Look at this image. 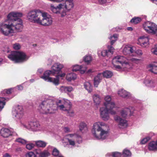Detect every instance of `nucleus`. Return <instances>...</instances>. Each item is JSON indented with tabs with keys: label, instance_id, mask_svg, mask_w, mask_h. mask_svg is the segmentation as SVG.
<instances>
[{
	"label": "nucleus",
	"instance_id": "f257e3e1",
	"mask_svg": "<svg viewBox=\"0 0 157 157\" xmlns=\"http://www.w3.org/2000/svg\"><path fill=\"white\" fill-rule=\"evenodd\" d=\"M109 130L108 126L102 122L94 123L92 129L94 136L97 139L103 140L107 138Z\"/></svg>",
	"mask_w": 157,
	"mask_h": 157
},
{
	"label": "nucleus",
	"instance_id": "f03ea898",
	"mask_svg": "<svg viewBox=\"0 0 157 157\" xmlns=\"http://www.w3.org/2000/svg\"><path fill=\"white\" fill-rule=\"evenodd\" d=\"M105 102L104 103V106L100 109V116L103 120L105 121L108 120L109 118V113L112 115H114L116 112L113 110L115 107L114 102L111 100L110 96L108 95L105 97Z\"/></svg>",
	"mask_w": 157,
	"mask_h": 157
},
{
	"label": "nucleus",
	"instance_id": "7ed1b4c3",
	"mask_svg": "<svg viewBox=\"0 0 157 157\" xmlns=\"http://www.w3.org/2000/svg\"><path fill=\"white\" fill-rule=\"evenodd\" d=\"M22 16L21 13L11 12L7 16V21L10 22V28L13 33L14 31L21 32L23 28L22 21L19 18Z\"/></svg>",
	"mask_w": 157,
	"mask_h": 157
},
{
	"label": "nucleus",
	"instance_id": "20e7f679",
	"mask_svg": "<svg viewBox=\"0 0 157 157\" xmlns=\"http://www.w3.org/2000/svg\"><path fill=\"white\" fill-rule=\"evenodd\" d=\"M62 2L56 6L51 5L50 9L54 13L60 14L61 16L63 17L66 15L65 10H70L74 7V4L72 0H64Z\"/></svg>",
	"mask_w": 157,
	"mask_h": 157
},
{
	"label": "nucleus",
	"instance_id": "39448f33",
	"mask_svg": "<svg viewBox=\"0 0 157 157\" xmlns=\"http://www.w3.org/2000/svg\"><path fill=\"white\" fill-rule=\"evenodd\" d=\"M57 108V105L53 100L48 99L43 101L39 105L40 112L44 114H52L55 113Z\"/></svg>",
	"mask_w": 157,
	"mask_h": 157
},
{
	"label": "nucleus",
	"instance_id": "423d86ee",
	"mask_svg": "<svg viewBox=\"0 0 157 157\" xmlns=\"http://www.w3.org/2000/svg\"><path fill=\"white\" fill-rule=\"evenodd\" d=\"M10 60L15 63H22L28 59L25 54L22 52L13 51L8 56Z\"/></svg>",
	"mask_w": 157,
	"mask_h": 157
},
{
	"label": "nucleus",
	"instance_id": "0eeeda50",
	"mask_svg": "<svg viewBox=\"0 0 157 157\" xmlns=\"http://www.w3.org/2000/svg\"><path fill=\"white\" fill-rule=\"evenodd\" d=\"M42 13L39 10H33L29 12L27 17L31 21L38 23L39 20L41 19Z\"/></svg>",
	"mask_w": 157,
	"mask_h": 157
},
{
	"label": "nucleus",
	"instance_id": "6e6552de",
	"mask_svg": "<svg viewBox=\"0 0 157 157\" xmlns=\"http://www.w3.org/2000/svg\"><path fill=\"white\" fill-rule=\"evenodd\" d=\"M143 27L148 33L157 36V25L150 21H147L143 25Z\"/></svg>",
	"mask_w": 157,
	"mask_h": 157
},
{
	"label": "nucleus",
	"instance_id": "1a4fd4ad",
	"mask_svg": "<svg viewBox=\"0 0 157 157\" xmlns=\"http://www.w3.org/2000/svg\"><path fill=\"white\" fill-rule=\"evenodd\" d=\"M72 106L71 103L69 101H67L65 103L64 105H57V107L59 108L61 110L66 112L67 116L72 117L74 114L73 111L71 109Z\"/></svg>",
	"mask_w": 157,
	"mask_h": 157
},
{
	"label": "nucleus",
	"instance_id": "9d476101",
	"mask_svg": "<svg viewBox=\"0 0 157 157\" xmlns=\"http://www.w3.org/2000/svg\"><path fill=\"white\" fill-rule=\"evenodd\" d=\"M10 28V21L8 24L5 23L0 24V33L5 36H12L13 31Z\"/></svg>",
	"mask_w": 157,
	"mask_h": 157
},
{
	"label": "nucleus",
	"instance_id": "9b49d317",
	"mask_svg": "<svg viewBox=\"0 0 157 157\" xmlns=\"http://www.w3.org/2000/svg\"><path fill=\"white\" fill-rule=\"evenodd\" d=\"M113 61L115 64H120L124 68L128 69L129 65L127 59L123 56H117L115 57L113 59Z\"/></svg>",
	"mask_w": 157,
	"mask_h": 157
},
{
	"label": "nucleus",
	"instance_id": "f8f14e48",
	"mask_svg": "<svg viewBox=\"0 0 157 157\" xmlns=\"http://www.w3.org/2000/svg\"><path fill=\"white\" fill-rule=\"evenodd\" d=\"M41 19L39 20L38 24L44 26H49L51 25L52 21L51 18L47 17L46 13H42Z\"/></svg>",
	"mask_w": 157,
	"mask_h": 157
},
{
	"label": "nucleus",
	"instance_id": "ddd939ff",
	"mask_svg": "<svg viewBox=\"0 0 157 157\" xmlns=\"http://www.w3.org/2000/svg\"><path fill=\"white\" fill-rule=\"evenodd\" d=\"M0 133L2 136L4 138H8L12 136H18V135L14 132L12 129L10 130L7 128H2L0 130Z\"/></svg>",
	"mask_w": 157,
	"mask_h": 157
},
{
	"label": "nucleus",
	"instance_id": "4468645a",
	"mask_svg": "<svg viewBox=\"0 0 157 157\" xmlns=\"http://www.w3.org/2000/svg\"><path fill=\"white\" fill-rule=\"evenodd\" d=\"M25 128L33 131H36L40 129V124L38 121H30L29 123L28 126L23 125Z\"/></svg>",
	"mask_w": 157,
	"mask_h": 157
},
{
	"label": "nucleus",
	"instance_id": "2eb2a0df",
	"mask_svg": "<svg viewBox=\"0 0 157 157\" xmlns=\"http://www.w3.org/2000/svg\"><path fill=\"white\" fill-rule=\"evenodd\" d=\"M13 116L17 118L20 119L22 117L23 115V109L21 106L18 105L16 106L12 111Z\"/></svg>",
	"mask_w": 157,
	"mask_h": 157
},
{
	"label": "nucleus",
	"instance_id": "dca6fc26",
	"mask_svg": "<svg viewBox=\"0 0 157 157\" xmlns=\"http://www.w3.org/2000/svg\"><path fill=\"white\" fill-rule=\"evenodd\" d=\"M114 119L119 123V127L120 128H124L127 126V123L125 120L122 119L119 116L115 117Z\"/></svg>",
	"mask_w": 157,
	"mask_h": 157
},
{
	"label": "nucleus",
	"instance_id": "f3484780",
	"mask_svg": "<svg viewBox=\"0 0 157 157\" xmlns=\"http://www.w3.org/2000/svg\"><path fill=\"white\" fill-rule=\"evenodd\" d=\"M86 70V67L85 66H79L78 65H74L73 67L72 71H79L81 73L83 74Z\"/></svg>",
	"mask_w": 157,
	"mask_h": 157
},
{
	"label": "nucleus",
	"instance_id": "a211bd4d",
	"mask_svg": "<svg viewBox=\"0 0 157 157\" xmlns=\"http://www.w3.org/2000/svg\"><path fill=\"white\" fill-rule=\"evenodd\" d=\"M140 45L143 47H146L149 44V39L148 37L141 36L139 39Z\"/></svg>",
	"mask_w": 157,
	"mask_h": 157
},
{
	"label": "nucleus",
	"instance_id": "6ab92c4d",
	"mask_svg": "<svg viewBox=\"0 0 157 157\" xmlns=\"http://www.w3.org/2000/svg\"><path fill=\"white\" fill-rule=\"evenodd\" d=\"M103 78V75L102 73H99L97 76L94 78V85L96 87H97L99 83L101 82Z\"/></svg>",
	"mask_w": 157,
	"mask_h": 157
},
{
	"label": "nucleus",
	"instance_id": "aec40b11",
	"mask_svg": "<svg viewBox=\"0 0 157 157\" xmlns=\"http://www.w3.org/2000/svg\"><path fill=\"white\" fill-rule=\"evenodd\" d=\"M53 73V72L52 71H47L44 73L43 76H41V78L44 79L45 81H47L48 82H49L52 79V78L50 77L49 76L51 74Z\"/></svg>",
	"mask_w": 157,
	"mask_h": 157
},
{
	"label": "nucleus",
	"instance_id": "412c9836",
	"mask_svg": "<svg viewBox=\"0 0 157 157\" xmlns=\"http://www.w3.org/2000/svg\"><path fill=\"white\" fill-rule=\"evenodd\" d=\"M63 67V65L59 63H55L52 67V70L54 71V73H58Z\"/></svg>",
	"mask_w": 157,
	"mask_h": 157
},
{
	"label": "nucleus",
	"instance_id": "4be33fe9",
	"mask_svg": "<svg viewBox=\"0 0 157 157\" xmlns=\"http://www.w3.org/2000/svg\"><path fill=\"white\" fill-rule=\"evenodd\" d=\"M93 98L95 105L96 106L97 108H98V107L101 101V99L99 95L97 94H94L93 96Z\"/></svg>",
	"mask_w": 157,
	"mask_h": 157
},
{
	"label": "nucleus",
	"instance_id": "5701e85b",
	"mask_svg": "<svg viewBox=\"0 0 157 157\" xmlns=\"http://www.w3.org/2000/svg\"><path fill=\"white\" fill-rule=\"evenodd\" d=\"M118 93L120 96L124 98H128L130 96V93L123 89L119 90Z\"/></svg>",
	"mask_w": 157,
	"mask_h": 157
},
{
	"label": "nucleus",
	"instance_id": "b1692460",
	"mask_svg": "<svg viewBox=\"0 0 157 157\" xmlns=\"http://www.w3.org/2000/svg\"><path fill=\"white\" fill-rule=\"evenodd\" d=\"M148 149L150 151H157V144L155 141H152L149 144Z\"/></svg>",
	"mask_w": 157,
	"mask_h": 157
},
{
	"label": "nucleus",
	"instance_id": "393cba45",
	"mask_svg": "<svg viewBox=\"0 0 157 157\" xmlns=\"http://www.w3.org/2000/svg\"><path fill=\"white\" fill-rule=\"evenodd\" d=\"M134 51L132 48L130 47H125L123 50V53L124 55H127L128 54H130L133 53Z\"/></svg>",
	"mask_w": 157,
	"mask_h": 157
},
{
	"label": "nucleus",
	"instance_id": "a878e982",
	"mask_svg": "<svg viewBox=\"0 0 157 157\" xmlns=\"http://www.w3.org/2000/svg\"><path fill=\"white\" fill-rule=\"evenodd\" d=\"M131 111L130 109L127 108H124L121 112V116L124 118L126 117L127 115L129 113H130V115L131 116Z\"/></svg>",
	"mask_w": 157,
	"mask_h": 157
},
{
	"label": "nucleus",
	"instance_id": "bb28decb",
	"mask_svg": "<svg viewBox=\"0 0 157 157\" xmlns=\"http://www.w3.org/2000/svg\"><path fill=\"white\" fill-rule=\"evenodd\" d=\"M79 129L80 131L82 132H86L88 130L86 124L83 122L80 123L79 125Z\"/></svg>",
	"mask_w": 157,
	"mask_h": 157
},
{
	"label": "nucleus",
	"instance_id": "cd10ccee",
	"mask_svg": "<svg viewBox=\"0 0 157 157\" xmlns=\"http://www.w3.org/2000/svg\"><path fill=\"white\" fill-rule=\"evenodd\" d=\"M151 68L149 71L154 74H157V62L155 63L149 65Z\"/></svg>",
	"mask_w": 157,
	"mask_h": 157
},
{
	"label": "nucleus",
	"instance_id": "c85d7f7f",
	"mask_svg": "<svg viewBox=\"0 0 157 157\" xmlns=\"http://www.w3.org/2000/svg\"><path fill=\"white\" fill-rule=\"evenodd\" d=\"M76 78V75L75 74L71 73L68 74L66 76L67 79L69 81L74 80Z\"/></svg>",
	"mask_w": 157,
	"mask_h": 157
},
{
	"label": "nucleus",
	"instance_id": "c756f323",
	"mask_svg": "<svg viewBox=\"0 0 157 157\" xmlns=\"http://www.w3.org/2000/svg\"><path fill=\"white\" fill-rule=\"evenodd\" d=\"M9 99L4 97H0V110H2L6 104L5 101H8Z\"/></svg>",
	"mask_w": 157,
	"mask_h": 157
},
{
	"label": "nucleus",
	"instance_id": "7c9ffc66",
	"mask_svg": "<svg viewBox=\"0 0 157 157\" xmlns=\"http://www.w3.org/2000/svg\"><path fill=\"white\" fill-rule=\"evenodd\" d=\"M84 86L86 90H87L89 92H90L92 91V86L90 82H85L84 83Z\"/></svg>",
	"mask_w": 157,
	"mask_h": 157
},
{
	"label": "nucleus",
	"instance_id": "2f4dec72",
	"mask_svg": "<svg viewBox=\"0 0 157 157\" xmlns=\"http://www.w3.org/2000/svg\"><path fill=\"white\" fill-rule=\"evenodd\" d=\"M36 144L39 147L44 148L46 147L47 143L43 141L38 140L36 142Z\"/></svg>",
	"mask_w": 157,
	"mask_h": 157
},
{
	"label": "nucleus",
	"instance_id": "473e14b6",
	"mask_svg": "<svg viewBox=\"0 0 157 157\" xmlns=\"http://www.w3.org/2000/svg\"><path fill=\"white\" fill-rule=\"evenodd\" d=\"M103 77L104 76L106 78H111L113 75V73L110 71H104L103 73Z\"/></svg>",
	"mask_w": 157,
	"mask_h": 157
},
{
	"label": "nucleus",
	"instance_id": "72a5a7b5",
	"mask_svg": "<svg viewBox=\"0 0 157 157\" xmlns=\"http://www.w3.org/2000/svg\"><path fill=\"white\" fill-rule=\"evenodd\" d=\"M117 34H114L112 36H111L109 39L111 40L110 44L111 45H113V44L117 40Z\"/></svg>",
	"mask_w": 157,
	"mask_h": 157
},
{
	"label": "nucleus",
	"instance_id": "f704fd0d",
	"mask_svg": "<svg viewBox=\"0 0 157 157\" xmlns=\"http://www.w3.org/2000/svg\"><path fill=\"white\" fill-rule=\"evenodd\" d=\"M141 21L140 18L139 17H134L132 18L130 21V22L132 23L136 24L139 23Z\"/></svg>",
	"mask_w": 157,
	"mask_h": 157
},
{
	"label": "nucleus",
	"instance_id": "c9c22d12",
	"mask_svg": "<svg viewBox=\"0 0 157 157\" xmlns=\"http://www.w3.org/2000/svg\"><path fill=\"white\" fill-rule=\"evenodd\" d=\"M15 141L16 142L20 143L23 144H26L27 142V141L21 138H17L15 140Z\"/></svg>",
	"mask_w": 157,
	"mask_h": 157
},
{
	"label": "nucleus",
	"instance_id": "e433bc0d",
	"mask_svg": "<svg viewBox=\"0 0 157 157\" xmlns=\"http://www.w3.org/2000/svg\"><path fill=\"white\" fill-rule=\"evenodd\" d=\"M101 55L103 57H109L110 55L109 53L107 50H104L101 52Z\"/></svg>",
	"mask_w": 157,
	"mask_h": 157
},
{
	"label": "nucleus",
	"instance_id": "4c0bfd02",
	"mask_svg": "<svg viewBox=\"0 0 157 157\" xmlns=\"http://www.w3.org/2000/svg\"><path fill=\"white\" fill-rule=\"evenodd\" d=\"M123 155L124 156L127 157L131 156V153L129 150L124 149L123 151Z\"/></svg>",
	"mask_w": 157,
	"mask_h": 157
},
{
	"label": "nucleus",
	"instance_id": "58836bf2",
	"mask_svg": "<svg viewBox=\"0 0 157 157\" xmlns=\"http://www.w3.org/2000/svg\"><path fill=\"white\" fill-rule=\"evenodd\" d=\"M63 89L65 92H70L73 90V88L71 86H64L63 87Z\"/></svg>",
	"mask_w": 157,
	"mask_h": 157
},
{
	"label": "nucleus",
	"instance_id": "ea45409f",
	"mask_svg": "<svg viewBox=\"0 0 157 157\" xmlns=\"http://www.w3.org/2000/svg\"><path fill=\"white\" fill-rule=\"evenodd\" d=\"M49 155L48 151H45L40 153V157H47Z\"/></svg>",
	"mask_w": 157,
	"mask_h": 157
},
{
	"label": "nucleus",
	"instance_id": "a19ab883",
	"mask_svg": "<svg viewBox=\"0 0 157 157\" xmlns=\"http://www.w3.org/2000/svg\"><path fill=\"white\" fill-rule=\"evenodd\" d=\"M84 60L85 62L89 63L92 60V57L90 56H86L84 58Z\"/></svg>",
	"mask_w": 157,
	"mask_h": 157
},
{
	"label": "nucleus",
	"instance_id": "79ce46f5",
	"mask_svg": "<svg viewBox=\"0 0 157 157\" xmlns=\"http://www.w3.org/2000/svg\"><path fill=\"white\" fill-rule=\"evenodd\" d=\"M144 83L145 85L148 86H150L153 83V82L152 81L151 79H146L144 81Z\"/></svg>",
	"mask_w": 157,
	"mask_h": 157
},
{
	"label": "nucleus",
	"instance_id": "37998d69",
	"mask_svg": "<svg viewBox=\"0 0 157 157\" xmlns=\"http://www.w3.org/2000/svg\"><path fill=\"white\" fill-rule=\"evenodd\" d=\"M12 89V88H10L8 89H5L2 92V93L3 94H10L11 93V91Z\"/></svg>",
	"mask_w": 157,
	"mask_h": 157
},
{
	"label": "nucleus",
	"instance_id": "c03bdc74",
	"mask_svg": "<svg viewBox=\"0 0 157 157\" xmlns=\"http://www.w3.org/2000/svg\"><path fill=\"white\" fill-rule=\"evenodd\" d=\"M36 155L33 152L31 151L27 153L25 157H36Z\"/></svg>",
	"mask_w": 157,
	"mask_h": 157
},
{
	"label": "nucleus",
	"instance_id": "a18cd8bd",
	"mask_svg": "<svg viewBox=\"0 0 157 157\" xmlns=\"http://www.w3.org/2000/svg\"><path fill=\"white\" fill-rule=\"evenodd\" d=\"M51 81H49L50 82H52L56 85H58L59 83V80L58 79L56 78H52Z\"/></svg>",
	"mask_w": 157,
	"mask_h": 157
},
{
	"label": "nucleus",
	"instance_id": "49530a36",
	"mask_svg": "<svg viewBox=\"0 0 157 157\" xmlns=\"http://www.w3.org/2000/svg\"><path fill=\"white\" fill-rule=\"evenodd\" d=\"M150 139V137H147L143 139L141 141V143L142 144H144L147 142Z\"/></svg>",
	"mask_w": 157,
	"mask_h": 157
},
{
	"label": "nucleus",
	"instance_id": "de8ad7c7",
	"mask_svg": "<svg viewBox=\"0 0 157 157\" xmlns=\"http://www.w3.org/2000/svg\"><path fill=\"white\" fill-rule=\"evenodd\" d=\"M67 140L68 141L69 145H71L72 146H75V143L74 140H73L71 139H70L69 138H67Z\"/></svg>",
	"mask_w": 157,
	"mask_h": 157
},
{
	"label": "nucleus",
	"instance_id": "09e8293b",
	"mask_svg": "<svg viewBox=\"0 0 157 157\" xmlns=\"http://www.w3.org/2000/svg\"><path fill=\"white\" fill-rule=\"evenodd\" d=\"M35 146V145L33 144L30 143L27 144L26 145V148L30 150L33 148Z\"/></svg>",
	"mask_w": 157,
	"mask_h": 157
},
{
	"label": "nucleus",
	"instance_id": "8fccbe9b",
	"mask_svg": "<svg viewBox=\"0 0 157 157\" xmlns=\"http://www.w3.org/2000/svg\"><path fill=\"white\" fill-rule=\"evenodd\" d=\"M113 157H121V154L117 152H113L112 153Z\"/></svg>",
	"mask_w": 157,
	"mask_h": 157
},
{
	"label": "nucleus",
	"instance_id": "3c124183",
	"mask_svg": "<svg viewBox=\"0 0 157 157\" xmlns=\"http://www.w3.org/2000/svg\"><path fill=\"white\" fill-rule=\"evenodd\" d=\"M108 51L110 55H111L113 54V51L114 50V48L112 46H108Z\"/></svg>",
	"mask_w": 157,
	"mask_h": 157
},
{
	"label": "nucleus",
	"instance_id": "603ef678",
	"mask_svg": "<svg viewBox=\"0 0 157 157\" xmlns=\"http://www.w3.org/2000/svg\"><path fill=\"white\" fill-rule=\"evenodd\" d=\"M59 151L56 148L54 149L53 151H52V155L54 156H58L59 154Z\"/></svg>",
	"mask_w": 157,
	"mask_h": 157
},
{
	"label": "nucleus",
	"instance_id": "864d4df0",
	"mask_svg": "<svg viewBox=\"0 0 157 157\" xmlns=\"http://www.w3.org/2000/svg\"><path fill=\"white\" fill-rule=\"evenodd\" d=\"M13 47L15 50H18L20 48L21 46L19 44L16 43L13 45Z\"/></svg>",
	"mask_w": 157,
	"mask_h": 157
},
{
	"label": "nucleus",
	"instance_id": "5fc2aeb1",
	"mask_svg": "<svg viewBox=\"0 0 157 157\" xmlns=\"http://www.w3.org/2000/svg\"><path fill=\"white\" fill-rule=\"evenodd\" d=\"M151 52L154 54L157 55V45H155V47L151 49Z\"/></svg>",
	"mask_w": 157,
	"mask_h": 157
},
{
	"label": "nucleus",
	"instance_id": "6e6d98bb",
	"mask_svg": "<svg viewBox=\"0 0 157 157\" xmlns=\"http://www.w3.org/2000/svg\"><path fill=\"white\" fill-rule=\"evenodd\" d=\"M76 140L78 144H80L82 142V138L80 136H77L76 137Z\"/></svg>",
	"mask_w": 157,
	"mask_h": 157
},
{
	"label": "nucleus",
	"instance_id": "4d7b16f0",
	"mask_svg": "<svg viewBox=\"0 0 157 157\" xmlns=\"http://www.w3.org/2000/svg\"><path fill=\"white\" fill-rule=\"evenodd\" d=\"M63 129L64 132L66 133L69 132L71 131L70 128L67 127H64Z\"/></svg>",
	"mask_w": 157,
	"mask_h": 157
},
{
	"label": "nucleus",
	"instance_id": "13d9d810",
	"mask_svg": "<svg viewBox=\"0 0 157 157\" xmlns=\"http://www.w3.org/2000/svg\"><path fill=\"white\" fill-rule=\"evenodd\" d=\"M76 135L75 134H69L67 135L66 136V137H67V138H72L73 136H75Z\"/></svg>",
	"mask_w": 157,
	"mask_h": 157
},
{
	"label": "nucleus",
	"instance_id": "bf43d9fd",
	"mask_svg": "<svg viewBox=\"0 0 157 157\" xmlns=\"http://www.w3.org/2000/svg\"><path fill=\"white\" fill-rule=\"evenodd\" d=\"M107 0H98V3L100 4H102L106 2Z\"/></svg>",
	"mask_w": 157,
	"mask_h": 157
},
{
	"label": "nucleus",
	"instance_id": "052dcab7",
	"mask_svg": "<svg viewBox=\"0 0 157 157\" xmlns=\"http://www.w3.org/2000/svg\"><path fill=\"white\" fill-rule=\"evenodd\" d=\"M114 66L115 68L118 69H119L121 68H123L122 67V65L121 66L120 65H114Z\"/></svg>",
	"mask_w": 157,
	"mask_h": 157
},
{
	"label": "nucleus",
	"instance_id": "680f3d73",
	"mask_svg": "<svg viewBox=\"0 0 157 157\" xmlns=\"http://www.w3.org/2000/svg\"><path fill=\"white\" fill-rule=\"evenodd\" d=\"M18 89L19 90H22L23 89V86L21 85H18L17 86Z\"/></svg>",
	"mask_w": 157,
	"mask_h": 157
},
{
	"label": "nucleus",
	"instance_id": "e2e57ef3",
	"mask_svg": "<svg viewBox=\"0 0 157 157\" xmlns=\"http://www.w3.org/2000/svg\"><path fill=\"white\" fill-rule=\"evenodd\" d=\"M137 53L138 54L140 55H141L143 54V53L141 50H139L137 51Z\"/></svg>",
	"mask_w": 157,
	"mask_h": 157
},
{
	"label": "nucleus",
	"instance_id": "0e129e2a",
	"mask_svg": "<svg viewBox=\"0 0 157 157\" xmlns=\"http://www.w3.org/2000/svg\"><path fill=\"white\" fill-rule=\"evenodd\" d=\"M43 71V69H39L38 70V72L40 74H41Z\"/></svg>",
	"mask_w": 157,
	"mask_h": 157
},
{
	"label": "nucleus",
	"instance_id": "69168bd1",
	"mask_svg": "<svg viewBox=\"0 0 157 157\" xmlns=\"http://www.w3.org/2000/svg\"><path fill=\"white\" fill-rule=\"evenodd\" d=\"M3 157H11L9 154L8 153L6 154Z\"/></svg>",
	"mask_w": 157,
	"mask_h": 157
},
{
	"label": "nucleus",
	"instance_id": "338daca9",
	"mask_svg": "<svg viewBox=\"0 0 157 157\" xmlns=\"http://www.w3.org/2000/svg\"><path fill=\"white\" fill-rule=\"evenodd\" d=\"M16 150L17 151H21V147H18L16 149Z\"/></svg>",
	"mask_w": 157,
	"mask_h": 157
},
{
	"label": "nucleus",
	"instance_id": "774afa93",
	"mask_svg": "<svg viewBox=\"0 0 157 157\" xmlns=\"http://www.w3.org/2000/svg\"><path fill=\"white\" fill-rule=\"evenodd\" d=\"M127 29L129 31H132L133 30L132 28L131 27H128Z\"/></svg>",
	"mask_w": 157,
	"mask_h": 157
}]
</instances>
